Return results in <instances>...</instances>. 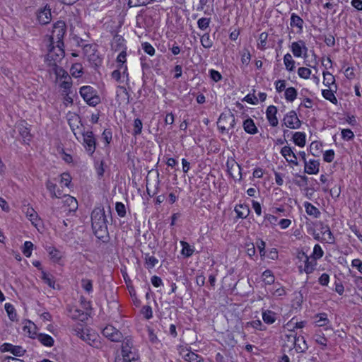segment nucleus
<instances>
[{
    "instance_id": "nucleus-1",
    "label": "nucleus",
    "mask_w": 362,
    "mask_h": 362,
    "mask_svg": "<svg viewBox=\"0 0 362 362\" xmlns=\"http://www.w3.org/2000/svg\"><path fill=\"white\" fill-rule=\"evenodd\" d=\"M91 222L93 233L98 239L107 237V219L103 208L98 207L93 209L91 214Z\"/></svg>"
},
{
    "instance_id": "nucleus-2",
    "label": "nucleus",
    "mask_w": 362,
    "mask_h": 362,
    "mask_svg": "<svg viewBox=\"0 0 362 362\" xmlns=\"http://www.w3.org/2000/svg\"><path fill=\"white\" fill-rule=\"evenodd\" d=\"M64 57V42L49 43L47 53V60L50 62V65H55L60 62Z\"/></svg>"
},
{
    "instance_id": "nucleus-3",
    "label": "nucleus",
    "mask_w": 362,
    "mask_h": 362,
    "mask_svg": "<svg viewBox=\"0 0 362 362\" xmlns=\"http://www.w3.org/2000/svg\"><path fill=\"white\" fill-rule=\"evenodd\" d=\"M81 96L90 106L95 107L100 103L97 90L90 86H84L79 90Z\"/></svg>"
},
{
    "instance_id": "nucleus-4",
    "label": "nucleus",
    "mask_w": 362,
    "mask_h": 362,
    "mask_svg": "<svg viewBox=\"0 0 362 362\" xmlns=\"http://www.w3.org/2000/svg\"><path fill=\"white\" fill-rule=\"evenodd\" d=\"M122 359L136 361L139 360V354L136 349L133 346V341L130 338H125L122 345Z\"/></svg>"
},
{
    "instance_id": "nucleus-5",
    "label": "nucleus",
    "mask_w": 362,
    "mask_h": 362,
    "mask_svg": "<svg viewBox=\"0 0 362 362\" xmlns=\"http://www.w3.org/2000/svg\"><path fill=\"white\" fill-rule=\"evenodd\" d=\"M297 258L300 262L303 264L298 266L299 272L302 273L305 272L307 274H310L314 272L317 265V261L312 257H308L304 252H299L297 255Z\"/></svg>"
},
{
    "instance_id": "nucleus-6",
    "label": "nucleus",
    "mask_w": 362,
    "mask_h": 362,
    "mask_svg": "<svg viewBox=\"0 0 362 362\" xmlns=\"http://www.w3.org/2000/svg\"><path fill=\"white\" fill-rule=\"evenodd\" d=\"M66 33V25L64 21H59L54 24L49 42L52 44L63 42V37Z\"/></svg>"
},
{
    "instance_id": "nucleus-7",
    "label": "nucleus",
    "mask_w": 362,
    "mask_h": 362,
    "mask_svg": "<svg viewBox=\"0 0 362 362\" xmlns=\"http://www.w3.org/2000/svg\"><path fill=\"white\" fill-rule=\"evenodd\" d=\"M83 145L87 153L92 156L96 148V139L92 131L87 130L82 132Z\"/></svg>"
},
{
    "instance_id": "nucleus-8",
    "label": "nucleus",
    "mask_w": 362,
    "mask_h": 362,
    "mask_svg": "<svg viewBox=\"0 0 362 362\" xmlns=\"http://www.w3.org/2000/svg\"><path fill=\"white\" fill-rule=\"evenodd\" d=\"M283 124L287 128L296 129L300 127L301 121L298 119L296 111H289L283 119Z\"/></svg>"
},
{
    "instance_id": "nucleus-9",
    "label": "nucleus",
    "mask_w": 362,
    "mask_h": 362,
    "mask_svg": "<svg viewBox=\"0 0 362 362\" xmlns=\"http://www.w3.org/2000/svg\"><path fill=\"white\" fill-rule=\"evenodd\" d=\"M117 69L112 72V78L116 81L127 83L129 81V74L127 64H117Z\"/></svg>"
},
{
    "instance_id": "nucleus-10",
    "label": "nucleus",
    "mask_w": 362,
    "mask_h": 362,
    "mask_svg": "<svg viewBox=\"0 0 362 362\" xmlns=\"http://www.w3.org/2000/svg\"><path fill=\"white\" fill-rule=\"evenodd\" d=\"M179 354L185 361L204 362V360L202 356L190 351L187 347H180Z\"/></svg>"
},
{
    "instance_id": "nucleus-11",
    "label": "nucleus",
    "mask_w": 362,
    "mask_h": 362,
    "mask_svg": "<svg viewBox=\"0 0 362 362\" xmlns=\"http://www.w3.org/2000/svg\"><path fill=\"white\" fill-rule=\"evenodd\" d=\"M102 333L104 337L114 342L120 341L123 339L122 332L112 325H107L103 329Z\"/></svg>"
},
{
    "instance_id": "nucleus-12",
    "label": "nucleus",
    "mask_w": 362,
    "mask_h": 362,
    "mask_svg": "<svg viewBox=\"0 0 362 362\" xmlns=\"http://www.w3.org/2000/svg\"><path fill=\"white\" fill-rule=\"evenodd\" d=\"M280 153L288 163H291L294 165H298L297 156L294 152V148H291L288 146H285L281 149Z\"/></svg>"
},
{
    "instance_id": "nucleus-13",
    "label": "nucleus",
    "mask_w": 362,
    "mask_h": 362,
    "mask_svg": "<svg viewBox=\"0 0 362 362\" xmlns=\"http://www.w3.org/2000/svg\"><path fill=\"white\" fill-rule=\"evenodd\" d=\"M291 49L293 54L296 57H300L303 54L305 56L308 52V48L303 40L292 42Z\"/></svg>"
},
{
    "instance_id": "nucleus-14",
    "label": "nucleus",
    "mask_w": 362,
    "mask_h": 362,
    "mask_svg": "<svg viewBox=\"0 0 362 362\" xmlns=\"http://www.w3.org/2000/svg\"><path fill=\"white\" fill-rule=\"evenodd\" d=\"M277 108L274 105H269L266 110L267 119L269 124L272 127H276L279 124V120L276 117Z\"/></svg>"
},
{
    "instance_id": "nucleus-15",
    "label": "nucleus",
    "mask_w": 362,
    "mask_h": 362,
    "mask_svg": "<svg viewBox=\"0 0 362 362\" xmlns=\"http://www.w3.org/2000/svg\"><path fill=\"white\" fill-rule=\"evenodd\" d=\"M226 166L228 168V171L231 175V177L234 179H237V176L234 175V173L238 172V175H239L238 180H240L242 178L241 175V168L240 165L235 162L234 160H228L226 163Z\"/></svg>"
},
{
    "instance_id": "nucleus-16",
    "label": "nucleus",
    "mask_w": 362,
    "mask_h": 362,
    "mask_svg": "<svg viewBox=\"0 0 362 362\" xmlns=\"http://www.w3.org/2000/svg\"><path fill=\"white\" fill-rule=\"evenodd\" d=\"M303 25H304V21L299 16H298L295 13H291L290 25H291V27H293H293L297 28V31H296L297 33L300 34L303 33Z\"/></svg>"
},
{
    "instance_id": "nucleus-17",
    "label": "nucleus",
    "mask_w": 362,
    "mask_h": 362,
    "mask_svg": "<svg viewBox=\"0 0 362 362\" xmlns=\"http://www.w3.org/2000/svg\"><path fill=\"white\" fill-rule=\"evenodd\" d=\"M52 18L51 10L46 6L37 13V19L40 23L45 25L50 22Z\"/></svg>"
},
{
    "instance_id": "nucleus-18",
    "label": "nucleus",
    "mask_w": 362,
    "mask_h": 362,
    "mask_svg": "<svg viewBox=\"0 0 362 362\" xmlns=\"http://www.w3.org/2000/svg\"><path fill=\"white\" fill-rule=\"evenodd\" d=\"M320 163L317 160H310L305 163V173L309 175H315L319 172Z\"/></svg>"
},
{
    "instance_id": "nucleus-19",
    "label": "nucleus",
    "mask_w": 362,
    "mask_h": 362,
    "mask_svg": "<svg viewBox=\"0 0 362 362\" xmlns=\"http://www.w3.org/2000/svg\"><path fill=\"white\" fill-rule=\"evenodd\" d=\"M320 232L324 236L323 240L329 244H334L335 238L327 225L321 224Z\"/></svg>"
},
{
    "instance_id": "nucleus-20",
    "label": "nucleus",
    "mask_w": 362,
    "mask_h": 362,
    "mask_svg": "<svg viewBox=\"0 0 362 362\" xmlns=\"http://www.w3.org/2000/svg\"><path fill=\"white\" fill-rule=\"evenodd\" d=\"M64 206L66 207V210L69 212H74L78 209L77 200L70 195L64 196Z\"/></svg>"
},
{
    "instance_id": "nucleus-21",
    "label": "nucleus",
    "mask_w": 362,
    "mask_h": 362,
    "mask_svg": "<svg viewBox=\"0 0 362 362\" xmlns=\"http://www.w3.org/2000/svg\"><path fill=\"white\" fill-rule=\"evenodd\" d=\"M26 216L33 225L37 226L40 223L37 213L32 207H28L25 211Z\"/></svg>"
},
{
    "instance_id": "nucleus-22",
    "label": "nucleus",
    "mask_w": 362,
    "mask_h": 362,
    "mask_svg": "<svg viewBox=\"0 0 362 362\" xmlns=\"http://www.w3.org/2000/svg\"><path fill=\"white\" fill-rule=\"evenodd\" d=\"M36 339L45 346L51 347L54 345V339L47 334L39 333L36 334Z\"/></svg>"
},
{
    "instance_id": "nucleus-23",
    "label": "nucleus",
    "mask_w": 362,
    "mask_h": 362,
    "mask_svg": "<svg viewBox=\"0 0 362 362\" xmlns=\"http://www.w3.org/2000/svg\"><path fill=\"white\" fill-rule=\"evenodd\" d=\"M70 313V316L72 319L74 320H78L81 322L85 321L88 318L87 313H84L83 311L77 309V308H71L69 310Z\"/></svg>"
},
{
    "instance_id": "nucleus-24",
    "label": "nucleus",
    "mask_w": 362,
    "mask_h": 362,
    "mask_svg": "<svg viewBox=\"0 0 362 362\" xmlns=\"http://www.w3.org/2000/svg\"><path fill=\"white\" fill-rule=\"evenodd\" d=\"M234 210L239 218H245L250 213L248 206L242 204L236 205Z\"/></svg>"
},
{
    "instance_id": "nucleus-25",
    "label": "nucleus",
    "mask_w": 362,
    "mask_h": 362,
    "mask_svg": "<svg viewBox=\"0 0 362 362\" xmlns=\"http://www.w3.org/2000/svg\"><path fill=\"white\" fill-rule=\"evenodd\" d=\"M293 141L299 147H304L306 143V135L304 132H295L293 135Z\"/></svg>"
},
{
    "instance_id": "nucleus-26",
    "label": "nucleus",
    "mask_w": 362,
    "mask_h": 362,
    "mask_svg": "<svg viewBox=\"0 0 362 362\" xmlns=\"http://www.w3.org/2000/svg\"><path fill=\"white\" fill-rule=\"evenodd\" d=\"M293 338H294V347L298 352H304L308 349V345L306 344L305 340L304 339V338L303 337L300 339V337H294Z\"/></svg>"
},
{
    "instance_id": "nucleus-27",
    "label": "nucleus",
    "mask_w": 362,
    "mask_h": 362,
    "mask_svg": "<svg viewBox=\"0 0 362 362\" xmlns=\"http://www.w3.org/2000/svg\"><path fill=\"white\" fill-rule=\"evenodd\" d=\"M316 318V325L318 327H325L326 326L325 329H328L329 327H328V325L329 324V320L327 318V313H320L315 315Z\"/></svg>"
},
{
    "instance_id": "nucleus-28",
    "label": "nucleus",
    "mask_w": 362,
    "mask_h": 362,
    "mask_svg": "<svg viewBox=\"0 0 362 362\" xmlns=\"http://www.w3.org/2000/svg\"><path fill=\"white\" fill-rule=\"evenodd\" d=\"M112 49L115 51H119L120 49H126L124 47V39L119 35H116L112 42Z\"/></svg>"
},
{
    "instance_id": "nucleus-29",
    "label": "nucleus",
    "mask_w": 362,
    "mask_h": 362,
    "mask_svg": "<svg viewBox=\"0 0 362 362\" xmlns=\"http://www.w3.org/2000/svg\"><path fill=\"white\" fill-rule=\"evenodd\" d=\"M243 127L245 131L250 134H255L257 132V128L256 127L253 119L248 118L243 122Z\"/></svg>"
},
{
    "instance_id": "nucleus-30",
    "label": "nucleus",
    "mask_w": 362,
    "mask_h": 362,
    "mask_svg": "<svg viewBox=\"0 0 362 362\" xmlns=\"http://www.w3.org/2000/svg\"><path fill=\"white\" fill-rule=\"evenodd\" d=\"M304 207L305 209L306 213L309 216H312L314 218H318L320 216V211H319V209L317 207H315L311 203L308 202H305Z\"/></svg>"
},
{
    "instance_id": "nucleus-31",
    "label": "nucleus",
    "mask_w": 362,
    "mask_h": 362,
    "mask_svg": "<svg viewBox=\"0 0 362 362\" xmlns=\"http://www.w3.org/2000/svg\"><path fill=\"white\" fill-rule=\"evenodd\" d=\"M180 245L182 247L181 250V254L183 256H185V257H189L193 255L194 252V247H192L188 243L183 240L180 241Z\"/></svg>"
},
{
    "instance_id": "nucleus-32",
    "label": "nucleus",
    "mask_w": 362,
    "mask_h": 362,
    "mask_svg": "<svg viewBox=\"0 0 362 362\" xmlns=\"http://www.w3.org/2000/svg\"><path fill=\"white\" fill-rule=\"evenodd\" d=\"M36 327L34 323L30 321H28L26 324L23 326V331L28 334V336L30 338L35 339L36 334H38L36 332Z\"/></svg>"
},
{
    "instance_id": "nucleus-33",
    "label": "nucleus",
    "mask_w": 362,
    "mask_h": 362,
    "mask_svg": "<svg viewBox=\"0 0 362 362\" xmlns=\"http://www.w3.org/2000/svg\"><path fill=\"white\" fill-rule=\"evenodd\" d=\"M3 347H10L11 349H7L8 351L12 353L14 356H21L24 354L25 351L20 346H13L11 344L5 343L2 346Z\"/></svg>"
},
{
    "instance_id": "nucleus-34",
    "label": "nucleus",
    "mask_w": 362,
    "mask_h": 362,
    "mask_svg": "<svg viewBox=\"0 0 362 362\" xmlns=\"http://www.w3.org/2000/svg\"><path fill=\"white\" fill-rule=\"evenodd\" d=\"M297 95V90L293 87H289L285 90L284 97L287 102H293L296 99Z\"/></svg>"
},
{
    "instance_id": "nucleus-35",
    "label": "nucleus",
    "mask_w": 362,
    "mask_h": 362,
    "mask_svg": "<svg viewBox=\"0 0 362 362\" xmlns=\"http://www.w3.org/2000/svg\"><path fill=\"white\" fill-rule=\"evenodd\" d=\"M41 278L50 288H55V281L52 274L42 270Z\"/></svg>"
},
{
    "instance_id": "nucleus-36",
    "label": "nucleus",
    "mask_w": 362,
    "mask_h": 362,
    "mask_svg": "<svg viewBox=\"0 0 362 362\" xmlns=\"http://www.w3.org/2000/svg\"><path fill=\"white\" fill-rule=\"evenodd\" d=\"M284 62L286 69L288 71H293L295 69V61L293 59L291 54L287 53L284 57Z\"/></svg>"
},
{
    "instance_id": "nucleus-37",
    "label": "nucleus",
    "mask_w": 362,
    "mask_h": 362,
    "mask_svg": "<svg viewBox=\"0 0 362 362\" xmlns=\"http://www.w3.org/2000/svg\"><path fill=\"white\" fill-rule=\"evenodd\" d=\"M145 266L148 269H151L156 267L158 263V259L154 257L151 256L149 254L145 255Z\"/></svg>"
},
{
    "instance_id": "nucleus-38",
    "label": "nucleus",
    "mask_w": 362,
    "mask_h": 362,
    "mask_svg": "<svg viewBox=\"0 0 362 362\" xmlns=\"http://www.w3.org/2000/svg\"><path fill=\"white\" fill-rule=\"evenodd\" d=\"M262 281L265 284L272 285L274 284L275 277L272 272L269 269L265 270L262 275Z\"/></svg>"
},
{
    "instance_id": "nucleus-39",
    "label": "nucleus",
    "mask_w": 362,
    "mask_h": 362,
    "mask_svg": "<svg viewBox=\"0 0 362 362\" xmlns=\"http://www.w3.org/2000/svg\"><path fill=\"white\" fill-rule=\"evenodd\" d=\"M323 84L330 88L332 85L335 83L334 76L329 71H323Z\"/></svg>"
},
{
    "instance_id": "nucleus-40",
    "label": "nucleus",
    "mask_w": 362,
    "mask_h": 362,
    "mask_svg": "<svg viewBox=\"0 0 362 362\" xmlns=\"http://www.w3.org/2000/svg\"><path fill=\"white\" fill-rule=\"evenodd\" d=\"M4 307L9 319L11 321H17V314L13 305H11V303H7L5 304Z\"/></svg>"
},
{
    "instance_id": "nucleus-41",
    "label": "nucleus",
    "mask_w": 362,
    "mask_h": 362,
    "mask_svg": "<svg viewBox=\"0 0 362 362\" xmlns=\"http://www.w3.org/2000/svg\"><path fill=\"white\" fill-rule=\"evenodd\" d=\"M322 95L326 100L330 101L332 103L337 105V99L334 94V91L329 89L322 90Z\"/></svg>"
},
{
    "instance_id": "nucleus-42",
    "label": "nucleus",
    "mask_w": 362,
    "mask_h": 362,
    "mask_svg": "<svg viewBox=\"0 0 362 362\" xmlns=\"http://www.w3.org/2000/svg\"><path fill=\"white\" fill-rule=\"evenodd\" d=\"M47 189L51 194L52 197L59 198L61 196V192L59 190L56 192L57 185L51 182L50 180H47L46 182Z\"/></svg>"
},
{
    "instance_id": "nucleus-43",
    "label": "nucleus",
    "mask_w": 362,
    "mask_h": 362,
    "mask_svg": "<svg viewBox=\"0 0 362 362\" xmlns=\"http://www.w3.org/2000/svg\"><path fill=\"white\" fill-rule=\"evenodd\" d=\"M70 72L72 76L78 78L83 74V66L80 63H76L71 67Z\"/></svg>"
},
{
    "instance_id": "nucleus-44",
    "label": "nucleus",
    "mask_w": 362,
    "mask_h": 362,
    "mask_svg": "<svg viewBox=\"0 0 362 362\" xmlns=\"http://www.w3.org/2000/svg\"><path fill=\"white\" fill-rule=\"evenodd\" d=\"M322 144L319 141H313L310 146V151L314 156H318L322 151Z\"/></svg>"
},
{
    "instance_id": "nucleus-45",
    "label": "nucleus",
    "mask_w": 362,
    "mask_h": 362,
    "mask_svg": "<svg viewBox=\"0 0 362 362\" xmlns=\"http://www.w3.org/2000/svg\"><path fill=\"white\" fill-rule=\"evenodd\" d=\"M48 252H49V255L50 259L54 262H59V260L62 257V252L60 251H59L58 250H57L56 248H54V247H49Z\"/></svg>"
},
{
    "instance_id": "nucleus-46",
    "label": "nucleus",
    "mask_w": 362,
    "mask_h": 362,
    "mask_svg": "<svg viewBox=\"0 0 362 362\" xmlns=\"http://www.w3.org/2000/svg\"><path fill=\"white\" fill-rule=\"evenodd\" d=\"M262 319L267 324H272L275 322V313L271 310H265L262 313Z\"/></svg>"
},
{
    "instance_id": "nucleus-47",
    "label": "nucleus",
    "mask_w": 362,
    "mask_h": 362,
    "mask_svg": "<svg viewBox=\"0 0 362 362\" xmlns=\"http://www.w3.org/2000/svg\"><path fill=\"white\" fill-rule=\"evenodd\" d=\"M54 66V71L57 78L65 80L66 77H71L68 73L62 67L58 66L57 64L52 65Z\"/></svg>"
},
{
    "instance_id": "nucleus-48",
    "label": "nucleus",
    "mask_w": 362,
    "mask_h": 362,
    "mask_svg": "<svg viewBox=\"0 0 362 362\" xmlns=\"http://www.w3.org/2000/svg\"><path fill=\"white\" fill-rule=\"evenodd\" d=\"M71 86L72 79L71 77H66V78H65V80H62L60 83V87L66 95L69 93Z\"/></svg>"
},
{
    "instance_id": "nucleus-49",
    "label": "nucleus",
    "mask_w": 362,
    "mask_h": 362,
    "mask_svg": "<svg viewBox=\"0 0 362 362\" xmlns=\"http://www.w3.org/2000/svg\"><path fill=\"white\" fill-rule=\"evenodd\" d=\"M314 339L317 344L323 346V349L327 346V339L325 337L324 334L321 331L315 333Z\"/></svg>"
},
{
    "instance_id": "nucleus-50",
    "label": "nucleus",
    "mask_w": 362,
    "mask_h": 362,
    "mask_svg": "<svg viewBox=\"0 0 362 362\" xmlns=\"http://www.w3.org/2000/svg\"><path fill=\"white\" fill-rule=\"evenodd\" d=\"M81 123L80 118L77 115H74L71 117V118L69 119V124L73 131L74 135H76L75 130L79 127V124Z\"/></svg>"
},
{
    "instance_id": "nucleus-51",
    "label": "nucleus",
    "mask_w": 362,
    "mask_h": 362,
    "mask_svg": "<svg viewBox=\"0 0 362 362\" xmlns=\"http://www.w3.org/2000/svg\"><path fill=\"white\" fill-rule=\"evenodd\" d=\"M268 34L265 32L262 33L259 36V42L257 43L258 49L261 50H264L267 49V41Z\"/></svg>"
},
{
    "instance_id": "nucleus-52",
    "label": "nucleus",
    "mask_w": 362,
    "mask_h": 362,
    "mask_svg": "<svg viewBox=\"0 0 362 362\" xmlns=\"http://www.w3.org/2000/svg\"><path fill=\"white\" fill-rule=\"evenodd\" d=\"M117 97L122 96L124 101L128 104L129 103V94L124 86H118L117 88Z\"/></svg>"
},
{
    "instance_id": "nucleus-53",
    "label": "nucleus",
    "mask_w": 362,
    "mask_h": 362,
    "mask_svg": "<svg viewBox=\"0 0 362 362\" xmlns=\"http://www.w3.org/2000/svg\"><path fill=\"white\" fill-rule=\"evenodd\" d=\"M81 287L83 290L88 293H90L93 291V281L90 279H82L81 281Z\"/></svg>"
},
{
    "instance_id": "nucleus-54",
    "label": "nucleus",
    "mask_w": 362,
    "mask_h": 362,
    "mask_svg": "<svg viewBox=\"0 0 362 362\" xmlns=\"http://www.w3.org/2000/svg\"><path fill=\"white\" fill-rule=\"evenodd\" d=\"M224 122H226V115L221 114L217 122L218 128L221 133H224L225 132H228L230 130V127H228V125L223 124Z\"/></svg>"
},
{
    "instance_id": "nucleus-55",
    "label": "nucleus",
    "mask_w": 362,
    "mask_h": 362,
    "mask_svg": "<svg viewBox=\"0 0 362 362\" xmlns=\"http://www.w3.org/2000/svg\"><path fill=\"white\" fill-rule=\"evenodd\" d=\"M19 133L22 138L23 139V141L25 143H28L30 141L31 135L30 134L29 129L25 127H19Z\"/></svg>"
},
{
    "instance_id": "nucleus-56",
    "label": "nucleus",
    "mask_w": 362,
    "mask_h": 362,
    "mask_svg": "<svg viewBox=\"0 0 362 362\" xmlns=\"http://www.w3.org/2000/svg\"><path fill=\"white\" fill-rule=\"evenodd\" d=\"M201 44L204 48H211L212 47L213 42L209 33H205L202 36Z\"/></svg>"
},
{
    "instance_id": "nucleus-57",
    "label": "nucleus",
    "mask_w": 362,
    "mask_h": 362,
    "mask_svg": "<svg viewBox=\"0 0 362 362\" xmlns=\"http://www.w3.org/2000/svg\"><path fill=\"white\" fill-rule=\"evenodd\" d=\"M33 244L30 241H25L22 250V252L23 255L27 257H30L32 254V250L33 249Z\"/></svg>"
},
{
    "instance_id": "nucleus-58",
    "label": "nucleus",
    "mask_w": 362,
    "mask_h": 362,
    "mask_svg": "<svg viewBox=\"0 0 362 362\" xmlns=\"http://www.w3.org/2000/svg\"><path fill=\"white\" fill-rule=\"evenodd\" d=\"M278 286H279L278 284ZM273 296L276 297H281L286 294V291L284 287L278 286L276 284H274L273 288L270 291Z\"/></svg>"
},
{
    "instance_id": "nucleus-59",
    "label": "nucleus",
    "mask_w": 362,
    "mask_h": 362,
    "mask_svg": "<svg viewBox=\"0 0 362 362\" xmlns=\"http://www.w3.org/2000/svg\"><path fill=\"white\" fill-rule=\"evenodd\" d=\"M210 23H211V18H201L197 21V25L200 30H204L209 27Z\"/></svg>"
},
{
    "instance_id": "nucleus-60",
    "label": "nucleus",
    "mask_w": 362,
    "mask_h": 362,
    "mask_svg": "<svg viewBox=\"0 0 362 362\" xmlns=\"http://www.w3.org/2000/svg\"><path fill=\"white\" fill-rule=\"evenodd\" d=\"M311 70L307 67H300L298 69V75L299 77L308 79L311 75Z\"/></svg>"
},
{
    "instance_id": "nucleus-61",
    "label": "nucleus",
    "mask_w": 362,
    "mask_h": 362,
    "mask_svg": "<svg viewBox=\"0 0 362 362\" xmlns=\"http://www.w3.org/2000/svg\"><path fill=\"white\" fill-rule=\"evenodd\" d=\"M246 327H252L254 329L258 330H264L266 329L265 326L263 325V324L259 320H256L247 322Z\"/></svg>"
},
{
    "instance_id": "nucleus-62",
    "label": "nucleus",
    "mask_w": 362,
    "mask_h": 362,
    "mask_svg": "<svg viewBox=\"0 0 362 362\" xmlns=\"http://www.w3.org/2000/svg\"><path fill=\"white\" fill-rule=\"evenodd\" d=\"M105 162L103 160H97L95 163V168L96 170V173L98 177H101L104 175L105 169H104Z\"/></svg>"
},
{
    "instance_id": "nucleus-63",
    "label": "nucleus",
    "mask_w": 362,
    "mask_h": 362,
    "mask_svg": "<svg viewBox=\"0 0 362 362\" xmlns=\"http://www.w3.org/2000/svg\"><path fill=\"white\" fill-rule=\"evenodd\" d=\"M324 255V252L320 245L317 244L314 246L312 258L320 259Z\"/></svg>"
},
{
    "instance_id": "nucleus-64",
    "label": "nucleus",
    "mask_w": 362,
    "mask_h": 362,
    "mask_svg": "<svg viewBox=\"0 0 362 362\" xmlns=\"http://www.w3.org/2000/svg\"><path fill=\"white\" fill-rule=\"evenodd\" d=\"M142 122L140 119L137 118L134 119V135H139L141 133L142 131Z\"/></svg>"
}]
</instances>
